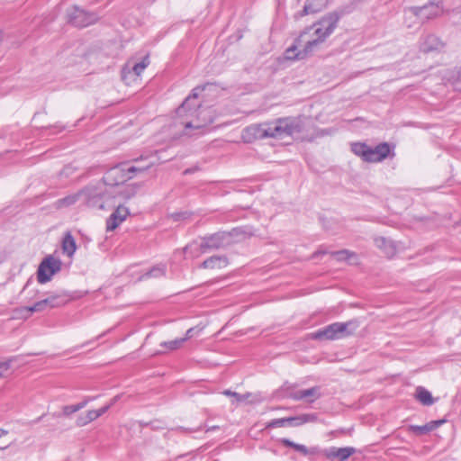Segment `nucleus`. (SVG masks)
<instances>
[{
  "label": "nucleus",
  "instance_id": "4be33fe9",
  "mask_svg": "<svg viewBox=\"0 0 461 461\" xmlns=\"http://www.w3.org/2000/svg\"><path fill=\"white\" fill-rule=\"evenodd\" d=\"M279 442L285 447L294 448L295 451L301 453L304 456L316 454L315 447L308 448L306 446L295 443L286 438H280Z\"/></svg>",
  "mask_w": 461,
  "mask_h": 461
},
{
  "label": "nucleus",
  "instance_id": "f3484780",
  "mask_svg": "<svg viewBox=\"0 0 461 461\" xmlns=\"http://www.w3.org/2000/svg\"><path fill=\"white\" fill-rule=\"evenodd\" d=\"M319 386H313L308 389L298 390V393L290 394L294 401L305 400L309 403L314 402L317 399L321 398V393Z\"/></svg>",
  "mask_w": 461,
  "mask_h": 461
},
{
  "label": "nucleus",
  "instance_id": "8fccbe9b",
  "mask_svg": "<svg viewBox=\"0 0 461 461\" xmlns=\"http://www.w3.org/2000/svg\"><path fill=\"white\" fill-rule=\"evenodd\" d=\"M8 433L7 430L4 429H0V438H2L3 436L6 435Z\"/></svg>",
  "mask_w": 461,
  "mask_h": 461
},
{
  "label": "nucleus",
  "instance_id": "b1692460",
  "mask_svg": "<svg viewBox=\"0 0 461 461\" xmlns=\"http://www.w3.org/2000/svg\"><path fill=\"white\" fill-rule=\"evenodd\" d=\"M312 52V50H306V45L302 50H298L297 47L293 45L285 50V57L290 60H299L305 59Z\"/></svg>",
  "mask_w": 461,
  "mask_h": 461
},
{
  "label": "nucleus",
  "instance_id": "f8f14e48",
  "mask_svg": "<svg viewBox=\"0 0 461 461\" xmlns=\"http://www.w3.org/2000/svg\"><path fill=\"white\" fill-rule=\"evenodd\" d=\"M211 85L210 83H206L204 85H200V86H195L191 94L185 99V101L182 103V104L176 109V114L179 116V117H183V115L185 113V112H191L192 113L194 112H192V109H194V107H198L199 105H197L196 104H193V101H195L199 95V94L205 90V88L207 87V86Z\"/></svg>",
  "mask_w": 461,
  "mask_h": 461
},
{
  "label": "nucleus",
  "instance_id": "c756f323",
  "mask_svg": "<svg viewBox=\"0 0 461 461\" xmlns=\"http://www.w3.org/2000/svg\"><path fill=\"white\" fill-rule=\"evenodd\" d=\"M298 393L296 390V384H290L288 382L284 383V384L277 390L276 395L281 399H292L293 397L290 394Z\"/></svg>",
  "mask_w": 461,
  "mask_h": 461
},
{
  "label": "nucleus",
  "instance_id": "c85d7f7f",
  "mask_svg": "<svg viewBox=\"0 0 461 461\" xmlns=\"http://www.w3.org/2000/svg\"><path fill=\"white\" fill-rule=\"evenodd\" d=\"M416 399L425 406H429L434 403V399L427 389L422 386H419L416 389Z\"/></svg>",
  "mask_w": 461,
  "mask_h": 461
},
{
  "label": "nucleus",
  "instance_id": "de8ad7c7",
  "mask_svg": "<svg viewBox=\"0 0 461 461\" xmlns=\"http://www.w3.org/2000/svg\"><path fill=\"white\" fill-rule=\"evenodd\" d=\"M146 157H147V158H146V159H143V161L148 160V159H149V156H146ZM141 162H142V160H141ZM149 162H150V161H148V162L145 164V166H146L148 163H149ZM138 163H140V162H134V163H133V165H134L135 167H144V165H142V164L135 165V164H138Z\"/></svg>",
  "mask_w": 461,
  "mask_h": 461
},
{
  "label": "nucleus",
  "instance_id": "393cba45",
  "mask_svg": "<svg viewBox=\"0 0 461 461\" xmlns=\"http://www.w3.org/2000/svg\"><path fill=\"white\" fill-rule=\"evenodd\" d=\"M359 323L357 320H350L346 322H339L340 339L348 337L355 333Z\"/></svg>",
  "mask_w": 461,
  "mask_h": 461
},
{
  "label": "nucleus",
  "instance_id": "c03bdc74",
  "mask_svg": "<svg viewBox=\"0 0 461 461\" xmlns=\"http://www.w3.org/2000/svg\"><path fill=\"white\" fill-rule=\"evenodd\" d=\"M329 252L327 250H322V249H318L316 252H314L313 254V257L316 258L320 255H325V254H328Z\"/></svg>",
  "mask_w": 461,
  "mask_h": 461
},
{
  "label": "nucleus",
  "instance_id": "473e14b6",
  "mask_svg": "<svg viewBox=\"0 0 461 461\" xmlns=\"http://www.w3.org/2000/svg\"><path fill=\"white\" fill-rule=\"evenodd\" d=\"M149 64V57H145L141 61L135 63L131 68H129L128 73H133L135 76L139 77Z\"/></svg>",
  "mask_w": 461,
  "mask_h": 461
},
{
  "label": "nucleus",
  "instance_id": "9b49d317",
  "mask_svg": "<svg viewBox=\"0 0 461 461\" xmlns=\"http://www.w3.org/2000/svg\"><path fill=\"white\" fill-rule=\"evenodd\" d=\"M443 12L442 3L429 2L423 6L413 7V13L421 19L429 20L440 15Z\"/></svg>",
  "mask_w": 461,
  "mask_h": 461
},
{
  "label": "nucleus",
  "instance_id": "412c9836",
  "mask_svg": "<svg viewBox=\"0 0 461 461\" xmlns=\"http://www.w3.org/2000/svg\"><path fill=\"white\" fill-rule=\"evenodd\" d=\"M317 419L318 416L315 413H303L298 416L287 417L286 422L287 426L297 427L307 422H314Z\"/></svg>",
  "mask_w": 461,
  "mask_h": 461
},
{
  "label": "nucleus",
  "instance_id": "4d7b16f0",
  "mask_svg": "<svg viewBox=\"0 0 461 461\" xmlns=\"http://www.w3.org/2000/svg\"><path fill=\"white\" fill-rule=\"evenodd\" d=\"M89 342H86L85 344H82L79 348H84L86 344H88Z\"/></svg>",
  "mask_w": 461,
  "mask_h": 461
},
{
  "label": "nucleus",
  "instance_id": "72a5a7b5",
  "mask_svg": "<svg viewBox=\"0 0 461 461\" xmlns=\"http://www.w3.org/2000/svg\"><path fill=\"white\" fill-rule=\"evenodd\" d=\"M185 342V339H176L170 341H163L160 343V347L167 348V350L173 351L180 348Z\"/></svg>",
  "mask_w": 461,
  "mask_h": 461
},
{
  "label": "nucleus",
  "instance_id": "dca6fc26",
  "mask_svg": "<svg viewBox=\"0 0 461 461\" xmlns=\"http://www.w3.org/2000/svg\"><path fill=\"white\" fill-rule=\"evenodd\" d=\"M356 452L357 449L353 447H330L325 450L324 455L327 458H337L339 461H346L350 456H352Z\"/></svg>",
  "mask_w": 461,
  "mask_h": 461
},
{
  "label": "nucleus",
  "instance_id": "6e6552de",
  "mask_svg": "<svg viewBox=\"0 0 461 461\" xmlns=\"http://www.w3.org/2000/svg\"><path fill=\"white\" fill-rule=\"evenodd\" d=\"M68 23L76 27H86L98 20V15L95 13H90L78 6H72L67 11Z\"/></svg>",
  "mask_w": 461,
  "mask_h": 461
},
{
  "label": "nucleus",
  "instance_id": "423d86ee",
  "mask_svg": "<svg viewBox=\"0 0 461 461\" xmlns=\"http://www.w3.org/2000/svg\"><path fill=\"white\" fill-rule=\"evenodd\" d=\"M110 190L103 184L89 185L81 189L82 202L89 208L104 210L109 203Z\"/></svg>",
  "mask_w": 461,
  "mask_h": 461
},
{
  "label": "nucleus",
  "instance_id": "1a4fd4ad",
  "mask_svg": "<svg viewBox=\"0 0 461 461\" xmlns=\"http://www.w3.org/2000/svg\"><path fill=\"white\" fill-rule=\"evenodd\" d=\"M61 261L52 256L46 257L39 265L37 280L40 284H45L51 280L52 276L61 269Z\"/></svg>",
  "mask_w": 461,
  "mask_h": 461
},
{
  "label": "nucleus",
  "instance_id": "2eb2a0df",
  "mask_svg": "<svg viewBox=\"0 0 461 461\" xmlns=\"http://www.w3.org/2000/svg\"><path fill=\"white\" fill-rule=\"evenodd\" d=\"M339 322H334L330 325L325 326L322 329L318 330L314 333H312V338L314 339H328V340H335L339 339Z\"/></svg>",
  "mask_w": 461,
  "mask_h": 461
},
{
  "label": "nucleus",
  "instance_id": "ddd939ff",
  "mask_svg": "<svg viewBox=\"0 0 461 461\" xmlns=\"http://www.w3.org/2000/svg\"><path fill=\"white\" fill-rule=\"evenodd\" d=\"M129 215V209L122 204H118L114 212L106 220V230H114Z\"/></svg>",
  "mask_w": 461,
  "mask_h": 461
},
{
  "label": "nucleus",
  "instance_id": "09e8293b",
  "mask_svg": "<svg viewBox=\"0 0 461 461\" xmlns=\"http://www.w3.org/2000/svg\"><path fill=\"white\" fill-rule=\"evenodd\" d=\"M219 427L218 426H212V427H209L206 429V432L208 431H211V430H215V429H218Z\"/></svg>",
  "mask_w": 461,
  "mask_h": 461
},
{
  "label": "nucleus",
  "instance_id": "2f4dec72",
  "mask_svg": "<svg viewBox=\"0 0 461 461\" xmlns=\"http://www.w3.org/2000/svg\"><path fill=\"white\" fill-rule=\"evenodd\" d=\"M77 201H82L81 190L78 191L77 193L59 199L57 201V206L59 208L68 207L76 203Z\"/></svg>",
  "mask_w": 461,
  "mask_h": 461
},
{
  "label": "nucleus",
  "instance_id": "6e6d98bb",
  "mask_svg": "<svg viewBox=\"0 0 461 461\" xmlns=\"http://www.w3.org/2000/svg\"><path fill=\"white\" fill-rule=\"evenodd\" d=\"M70 169L69 167H66L64 169H63V173L64 174H67V171H68Z\"/></svg>",
  "mask_w": 461,
  "mask_h": 461
},
{
  "label": "nucleus",
  "instance_id": "ea45409f",
  "mask_svg": "<svg viewBox=\"0 0 461 461\" xmlns=\"http://www.w3.org/2000/svg\"><path fill=\"white\" fill-rule=\"evenodd\" d=\"M285 426H287L286 418L275 419L268 424V427L271 428H280Z\"/></svg>",
  "mask_w": 461,
  "mask_h": 461
},
{
  "label": "nucleus",
  "instance_id": "cd10ccee",
  "mask_svg": "<svg viewBox=\"0 0 461 461\" xmlns=\"http://www.w3.org/2000/svg\"><path fill=\"white\" fill-rule=\"evenodd\" d=\"M167 267L164 264H159L151 267L149 271L140 276V280L149 278H159L166 275Z\"/></svg>",
  "mask_w": 461,
  "mask_h": 461
},
{
  "label": "nucleus",
  "instance_id": "39448f33",
  "mask_svg": "<svg viewBox=\"0 0 461 461\" xmlns=\"http://www.w3.org/2000/svg\"><path fill=\"white\" fill-rule=\"evenodd\" d=\"M70 295L65 291L48 293V296L39 300L31 306L20 309L24 318L30 317L33 312H42L54 308L66 305L70 301Z\"/></svg>",
  "mask_w": 461,
  "mask_h": 461
},
{
  "label": "nucleus",
  "instance_id": "c9c22d12",
  "mask_svg": "<svg viewBox=\"0 0 461 461\" xmlns=\"http://www.w3.org/2000/svg\"><path fill=\"white\" fill-rule=\"evenodd\" d=\"M98 418L95 410H90L87 411V414L86 417H79L77 420V425L79 427L85 426L88 424L89 422L96 420Z\"/></svg>",
  "mask_w": 461,
  "mask_h": 461
},
{
  "label": "nucleus",
  "instance_id": "0eeeda50",
  "mask_svg": "<svg viewBox=\"0 0 461 461\" xmlns=\"http://www.w3.org/2000/svg\"><path fill=\"white\" fill-rule=\"evenodd\" d=\"M191 112H185L183 116L192 117L191 120H183L180 123L184 126L185 134L192 136L191 130H203L213 122L212 111L211 108H202L198 106V110L192 109Z\"/></svg>",
  "mask_w": 461,
  "mask_h": 461
},
{
  "label": "nucleus",
  "instance_id": "bb28decb",
  "mask_svg": "<svg viewBox=\"0 0 461 461\" xmlns=\"http://www.w3.org/2000/svg\"><path fill=\"white\" fill-rule=\"evenodd\" d=\"M375 242L376 247L382 249L388 258H391L395 254L396 249L391 240H388L384 237H379L375 240Z\"/></svg>",
  "mask_w": 461,
  "mask_h": 461
},
{
  "label": "nucleus",
  "instance_id": "a19ab883",
  "mask_svg": "<svg viewBox=\"0 0 461 461\" xmlns=\"http://www.w3.org/2000/svg\"><path fill=\"white\" fill-rule=\"evenodd\" d=\"M116 400H117V396L114 397L109 404H107L98 410H95V412H96L98 418L100 416H102L103 414H104L113 405V403L116 402Z\"/></svg>",
  "mask_w": 461,
  "mask_h": 461
},
{
  "label": "nucleus",
  "instance_id": "5701e85b",
  "mask_svg": "<svg viewBox=\"0 0 461 461\" xmlns=\"http://www.w3.org/2000/svg\"><path fill=\"white\" fill-rule=\"evenodd\" d=\"M228 264V259L225 257L221 256H212L208 258H206L202 264L201 267L203 268H209L213 269L215 267H226Z\"/></svg>",
  "mask_w": 461,
  "mask_h": 461
},
{
  "label": "nucleus",
  "instance_id": "f257e3e1",
  "mask_svg": "<svg viewBox=\"0 0 461 461\" xmlns=\"http://www.w3.org/2000/svg\"><path fill=\"white\" fill-rule=\"evenodd\" d=\"M303 131V116H287L251 124L243 130L242 138L248 143L265 139L282 140L286 137H294Z\"/></svg>",
  "mask_w": 461,
  "mask_h": 461
},
{
  "label": "nucleus",
  "instance_id": "aec40b11",
  "mask_svg": "<svg viewBox=\"0 0 461 461\" xmlns=\"http://www.w3.org/2000/svg\"><path fill=\"white\" fill-rule=\"evenodd\" d=\"M443 47L442 41L434 34H428L424 37L420 44V50L423 52H430L439 50Z\"/></svg>",
  "mask_w": 461,
  "mask_h": 461
},
{
  "label": "nucleus",
  "instance_id": "a18cd8bd",
  "mask_svg": "<svg viewBox=\"0 0 461 461\" xmlns=\"http://www.w3.org/2000/svg\"><path fill=\"white\" fill-rule=\"evenodd\" d=\"M51 128L57 129V130H58V131H57L58 132L62 131L65 129V127H64V126H61V125H59V124H55V125L51 126Z\"/></svg>",
  "mask_w": 461,
  "mask_h": 461
},
{
  "label": "nucleus",
  "instance_id": "4468645a",
  "mask_svg": "<svg viewBox=\"0 0 461 461\" xmlns=\"http://www.w3.org/2000/svg\"><path fill=\"white\" fill-rule=\"evenodd\" d=\"M137 193V187L133 185H122L113 190H110L109 197L112 200L127 201L134 197Z\"/></svg>",
  "mask_w": 461,
  "mask_h": 461
},
{
  "label": "nucleus",
  "instance_id": "a878e982",
  "mask_svg": "<svg viewBox=\"0 0 461 461\" xmlns=\"http://www.w3.org/2000/svg\"><path fill=\"white\" fill-rule=\"evenodd\" d=\"M77 249V244L70 231L66 232L62 240V250L64 254L72 257Z\"/></svg>",
  "mask_w": 461,
  "mask_h": 461
},
{
  "label": "nucleus",
  "instance_id": "3c124183",
  "mask_svg": "<svg viewBox=\"0 0 461 461\" xmlns=\"http://www.w3.org/2000/svg\"><path fill=\"white\" fill-rule=\"evenodd\" d=\"M126 73H127V68H123L122 71V76L123 79L126 78Z\"/></svg>",
  "mask_w": 461,
  "mask_h": 461
},
{
  "label": "nucleus",
  "instance_id": "7ed1b4c3",
  "mask_svg": "<svg viewBox=\"0 0 461 461\" xmlns=\"http://www.w3.org/2000/svg\"><path fill=\"white\" fill-rule=\"evenodd\" d=\"M146 158L147 157L141 155L131 161L122 162L109 168L102 178L103 185L109 190L120 187V185L133 178L137 173H142L154 166V162H149L144 167H135L133 165L134 162H140Z\"/></svg>",
  "mask_w": 461,
  "mask_h": 461
},
{
  "label": "nucleus",
  "instance_id": "e433bc0d",
  "mask_svg": "<svg viewBox=\"0 0 461 461\" xmlns=\"http://www.w3.org/2000/svg\"><path fill=\"white\" fill-rule=\"evenodd\" d=\"M222 393L226 396L233 397L235 399L236 402H240L246 401L249 397V393L247 394H240L236 392H233L231 390H225L222 392Z\"/></svg>",
  "mask_w": 461,
  "mask_h": 461
},
{
  "label": "nucleus",
  "instance_id": "13d9d810",
  "mask_svg": "<svg viewBox=\"0 0 461 461\" xmlns=\"http://www.w3.org/2000/svg\"><path fill=\"white\" fill-rule=\"evenodd\" d=\"M2 42V32H0V43Z\"/></svg>",
  "mask_w": 461,
  "mask_h": 461
},
{
  "label": "nucleus",
  "instance_id": "6ab92c4d",
  "mask_svg": "<svg viewBox=\"0 0 461 461\" xmlns=\"http://www.w3.org/2000/svg\"><path fill=\"white\" fill-rule=\"evenodd\" d=\"M446 422L445 419L431 420L424 425H411L409 429L413 434L417 436L426 435L438 428H439L442 424Z\"/></svg>",
  "mask_w": 461,
  "mask_h": 461
},
{
  "label": "nucleus",
  "instance_id": "58836bf2",
  "mask_svg": "<svg viewBox=\"0 0 461 461\" xmlns=\"http://www.w3.org/2000/svg\"><path fill=\"white\" fill-rule=\"evenodd\" d=\"M192 214H193L192 212H187V211L174 212L171 214V218L173 219V221H182V220L190 219Z\"/></svg>",
  "mask_w": 461,
  "mask_h": 461
},
{
  "label": "nucleus",
  "instance_id": "4c0bfd02",
  "mask_svg": "<svg viewBox=\"0 0 461 461\" xmlns=\"http://www.w3.org/2000/svg\"><path fill=\"white\" fill-rule=\"evenodd\" d=\"M451 84L455 90L461 92V70L455 71L451 77Z\"/></svg>",
  "mask_w": 461,
  "mask_h": 461
},
{
  "label": "nucleus",
  "instance_id": "f704fd0d",
  "mask_svg": "<svg viewBox=\"0 0 461 461\" xmlns=\"http://www.w3.org/2000/svg\"><path fill=\"white\" fill-rule=\"evenodd\" d=\"M331 256L336 258L338 261H346L350 258L355 257L356 254L348 249H341L339 251L330 252Z\"/></svg>",
  "mask_w": 461,
  "mask_h": 461
},
{
  "label": "nucleus",
  "instance_id": "5fc2aeb1",
  "mask_svg": "<svg viewBox=\"0 0 461 461\" xmlns=\"http://www.w3.org/2000/svg\"><path fill=\"white\" fill-rule=\"evenodd\" d=\"M43 417H44V414H43V415H41V417L37 418V419H36L35 420H33L32 422H33V423H38L40 420H42V418H43Z\"/></svg>",
  "mask_w": 461,
  "mask_h": 461
},
{
  "label": "nucleus",
  "instance_id": "20e7f679",
  "mask_svg": "<svg viewBox=\"0 0 461 461\" xmlns=\"http://www.w3.org/2000/svg\"><path fill=\"white\" fill-rule=\"evenodd\" d=\"M351 151L361 158L365 162L377 163L384 160L388 157H393V147L388 142H382L375 147L368 146L365 142H354L351 144Z\"/></svg>",
  "mask_w": 461,
  "mask_h": 461
},
{
  "label": "nucleus",
  "instance_id": "37998d69",
  "mask_svg": "<svg viewBox=\"0 0 461 461\" xmlns=\"http://www.w3.org/2000/svg\"><path fill=\"white\" fill-rule=\"evenodd\" d=\"M194 330H195V328H194V327L188 329L185 332V336L183 339H185V341L188 340L189 339H191L194 336Z\"/></svg>",
  "mask_w": 461,
  "mask_h": 461
},
{
  "label": "nucleus",
  "instance_id": "9d476101",
  "mask_svg": "<svg viewBox=\"0 0 461 461\" xmlns=\"http://www.w3.org/2000/svg\"><path fill=\"white\" fill-rule=\"evenodd\" d=\"M231 236L230 233L221 231L216 232L202 239L199 245L201 252L205 253L211 249H219L230 244Z\"/></svg>",
  "mask_w": 461,
  "mask_h": 461
},
{
  "label": "nucleus",
  "instance_id": "a211bd4d",
  "mask_svg": "<svg viewBox=\"0 0 461 461\" xmlns=\"http://www.w3.org/2000/svg\"><path fill=\"white\" fill-rule=\"evenodd\" d=\"M328 0H306L303 9L295 17H303L308 14L321 12L326 7Z\"/></svg>",
  "mask_w": 461,
  "mask_h": 461
},
{
  "label": "nucleus",
  "instance_id": "f03ea898",
  "mask_svg": "<svg viewBox=\"0 0 461 461\" xmlns=\"http://www.w3.org/2000/svg\"><path fill=\"white\" fill-rule=\"evenodd\" d=\"M360 2H362V0H352L350 3L322 16L318 23L314 24V26H318L313 33L316 38L306 43V50L313 51L321 43L325 41L336 29L340 18L354 12Z\"/></svg>",
  "mask_w": 461,
  "mask_h": 461
},
{
  "label": "nucleus",
  "instance_id": "49530a36",
  "mask_svg": "<svg viewBox=\"0 0 461 461\" xmlns=\"http://www.w3.org/2000/svg\"><path fill=\"white\" fill-rule=\"evenodd\" d=\"M32 283V279L30 278L26 284L24 285L23 290H22V293L25 292L27 290V288L29 287L30 284Z\"/></svg>",
  "mask_w": 461,
  "mask_h": 461
},
{
  "label": "nucleus",
  "instance_id": "79ce46f5",
  "mask_svg": "<svg viewBox=\"0 0 461 461\" xmlns=\"http://www.w3.org/2000/svg\"><path fill=\"white\" fill-rule=\"evenodd\" d=\"M10 361L0 362V378L3 377L4 373L10 368Z\"/></svg>",
  "mask_w": 461,
  "mask_h": 461
},
{
  "label": "nucleus",
  "instance_id": "7c9ffc66",
  "mask_svg": "<svg viewBox=\"0 0 461 461\" xmlns=\"http://www.w3.org/2000/svg\"><path fill=\"white\" fill-rule=\"evenodd\" d=\"M94 399H95V397H86L82 402H80L77 404L66 405L62 409V414L65 416H69V415L80 411L81 409L85 408L86 406V404Z\"/></svg>",
  "mask_w": 461,
  "mask_h": 461
},
{
  "label": "nucleus",
  "instance_id": "864d4df0",
  "mask_svg": "<svg viewBox=\"0 0 461 461\" xmlns=\"http://www.w3.org/2000/svg\"><path fill=\"white\" fill-rule=\"evenodd\" d=\"M182 430H184L185 432L186 433H191L193 431H195L194 429H185V428H181Z\"/></svg>",
  "mask_w": 461,
  "mask_h": 461
},
{
  "label": "nucleus",
  "instance_id": "603ef678",
  "mask_svg": "<svg viewBox=\"0 0 461 461\" xmlns=\"http://www.w3.org/2000/svg\"><path fill=\"white\" fill-rule=\"evenodd\" d=\"M193 246V244H188L186 245L184 249H183V251L185 253H186L188 251V249Z\"/></svg>",
  "mask_w": 461,
  "mask_h": 461
}]
</instances>
